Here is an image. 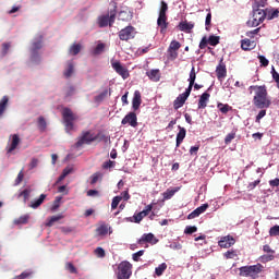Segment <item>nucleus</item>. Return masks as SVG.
I'll list each match as a JSON object with an SVG mask.
<instances>
[{
    "instance_id": "nucleus-36",
    "label": "nucleus",
    "mask_w": 279,
    "mask_h": 279,
    "mask_svg": "<svg viewBox=\"0 0 279 279\" xmlns=\"http://www.w3.org/2000/svg\"><path fill=\"white\" fill-rule=\"evenodd\" d=\"M217 108L221 111V113L227 114L232 110V107L228 104L218 102Z\"/></svg>"
},
{
    "instance_id": "nucleus-22",
    "label": "nucleus",
    "mask_w": 279,
    "mask_h": 279,
    "mask_svg": "<svg viewBox=\"0 0 279 279\" xmlns=\"http://www.w3.org/2000/svg\"><path fill=\"white\" fill-rule=\"evenodd\" d=\"M108 96H111V89H105L104 92H101L99 95L94 97V101L96 104H100L106 98H108Z\"/></svg>"
},
{
    "instance_id": "nucleus-49",
    "label": "nucleus",
    "mask_w": 279,
    "mask_h": 279,
    "mask_svg": "<svg viewBox=\"0 0 279 279\" xmlns=\"http://www.w3.org/2000/svg\"><path fill=\"white\" fill-rule=\"evenodd\" d=\"M236 137V133H228L225 140L226 145H229Z\"/></svg>"
},
{
    "instance_id": "nucleus-62",
    "label": "nucleus",
    "mask_w": 279,
    "mask_h": 279,
    "mask_svg": "<svg viewBox=\"0 0 279 279\" xmlns=\"http://www.w3.org/2000/svg\"><path fill=\"white\" fill-rule=\"evenodd\" d=\"M209 44L207 37H203L201 43H199V49H205L207 47V45Z\"/></svg>"
},
{
    "instance_id": "nucleus-24",
    "label": "nucleus",
    "mask_w": 279,
    "mask_h": 279,
    "mask_svg": "<svg viewBox=\"0 0 279 279\" xmlns=\"http://www.w3.org/2000/svg\"><path fill=\"white\" fill-rule=\"evenodd\" d=\"M241 47H242V50L250 51V50L256 48V43L246 38V39L242 40Z\"/></svg>"
},
{
    "instance_id": "nucleus-38",
    "label": "nucleus",
    "mask_w": 279,
    "mask_h": 279,
    "mask_svg": "<svg viewBox=\"0 0 279 279\" xmlns=\"http://www.w3.org/2000/svg\"><path fill=\"white\" fill-rule=\"evenodd\" d=\"M168 265L166 263L160 264L158 267L155 268V274L157 277H160L163 275V272L167 270Z\"/></svg>"
},
{
    "instance_id": "nucleus-59",
    "label": "nucleus",
    "mask_w": 279,
    "mask_h": 279,
    "mask_svg": "<svg viewBox=\"0 0 279 279\" xmlns=\"http://www.w3.org/2000/svg\"><path fill=\"white\" fill-rule=\"evenodd\" d=\"M259 63L262 66H268L269 65V60H267L264 56H258Z\"/></svg>"
},
{
    "instance_id": "nucleus-33",
    "label": "nucleus",
    "mask_w": 279,
    "mask_h": 279,
    "mask_svg": "<svg viewBox=\"0 0 279 279\" xmlns=\"http://www.w3.org/2000/svg\"><path fill=\"white\" fill-rule=\"evenodd\" d=\"M96 233L99 236H104V235L108 234V225L101 223L99 227L96 228Z\"/></svg>"
},
{
    "instance_id": "nucleus-20",
    "label": "nucleus",
    "mask_w": 279,
    "mask_h": 279,
    "mask_svg": "<svg viewBox=\"0 0 279 279\" xmlns=\"http://www.w3.org/2000/svg\"><path fill=\"white\" fill-rule=\"evenodd\" d=\"M142 105V94L140 90H135L133 94V111H137Z\"/></svg>"
},
{
    "instance_id": "nucleus-5",
    "label": "nucleus",
    "mask_w": 279,
    "mask_h": 279,
    "mask_svg": "<svg viewBox=\"0 0 279 279\" xmlns=\"http://www.w3.org/2000/svg\"><path fill=\"white\" fill-rule=\"evenodd\" d=\"M132 264L124 260L119 264L117 274V279H130L132 276Z\"/></svg>"
},
{
    "instance_id": "nucleus-34",
    "label": "nucleus",
    "mask_w": 279,
    "mask_h": 279,
    "mask_svg": "<svg viewBox=\"0 0 279 279\" xmlns=\"http://www.w3.org/2000/svg\"><path fill=\"white\" fill-rule=\"evenodd\" d=\"M74 73V63L73 62H68V66L65 71L63 72L64 77H72Z\"/></svg>"
},
{
    "instance_id": "nucleus-64",
    "label": "nucleus",
    "mask_w": 279,
    "mask_h": 279,
    "mask_svg": "<svg viewBox=\"0 0 279 279\" xmlns=\"http://www.w3.org/2000/svg\"><path fill=\"white\" fill-rule=\"evenodd\" d=\"M104 49H105V45L98 44L97 47L95 48V53L99 54Z\"/></svg>"
},
{
    "instance_id": "nucleus-31",
    "label": "nucleus",
    "mask_w": 279,
    "mask_h": 279,
    "mask_svg": "<svg viewBox=\"0 0 279 279\" xmlns=\"http://www.w3.org/2000/svg\"><path fill=\"white\" fill-rule=\"evenodd\" d=\"M168 11H169L168 3L165 0H161L158 15L168 16L167 15Z\"/></svg>"
},
{
    "instance_id": "nucleus-3",
    "label": "nucleus",
    "mask_w": 279,
    "mask_h": 279,
    "mask_svg": "<svg viewBox=\"0 0 279 279\" xmlns=\"http://www.w3.org/2000/svg\"><path fill=\"white\" fill-rule=\"evenodd\" d=\"M264 269L265 267L262 264L240 267V276L250 277L251 279H257L259 278V274H262Z\"/></svg>"
},
{
    "instance_id": "nucleus-46",
    "label": "nucleus",
    "mask_w": 279,
    "mask_h": 279,
    "mask_svg": "<svg viewBox=\"0 0 279 279\" xmlns=\"http://www.w3.org/2000/svg\"><path fill=\"white\" fill-rule=\"evenodd\" d=\"M270 236H279V225H275L269 229Z\"/></svg>"
},
{
    "instance_id": "nucleus-54",
    "label": "nucleus",
    "mask_w": 279,
    "mask_h": 279,
    "mask_svg": "<svg viewBox=\"0 0 279 279\" xmlns=\"http://www.w3.org/2000/svg\"><path fill=\"white\" fill-rule=\"evenodd\" d=\"M275 259V255H264L260 256V262L262 263H268Z\"/></svg>"
},
{
    "instance_id": "nucleus-40",
    "label": "nucleus",
    "mask_w": 279,
    "mask_h": 279,
    "mask_svg": "<svg viewBox=\"0 0 279 279\" xmlns=\"http://www.w3.org/2000/svg\"><path fill=\"white\" fill-rule=\"evenodd\" d=\"M267 5V1L266 0H259V1H255L252 5V9H256V10H263L262 8H266Z\"/></svg>"
},
{
    "instance_id": "nucleus-51",
    "label": "nucleus",
    "mask_w": 279,
    "mask_h": 279,
    "mask_svg": "<svg viewBox=\"0 0 279 279\" xmlns=\"http://www.w3.org/2000/svg\"><path fill=\"white\" fill-rule=\"evenodd\" d=\"M65 268H66L71 274H77V268L74 266L73 263H66Z\"/></svg>"
},
{
    "instance_id": "nucleus-23",
    "label": "nucleus",
    "mask_w": 279,
    "mask_h": 279,
    "mask_svg": "<svg viewBox=\"0 0 279 279\" xmlns=\"http://www.w3.org/2000/svg\"><path fill=\"white\" fill-rule=\"evenodd\" d=\"M195 80H196V73H195V66L192 68L190 72V77H189V86L186 88L187 92H193V86L195 85Z\"/></svg>"
},
{
    "instance_id": "nucleus-27",
    "label": "nucleus",
    "mask_w": 279,
    "mask_h": 279,
    "mask_svg": "<svg viewBox=\"0 0 279 279\" xmlns=\"http://www.w3.org/2000/svg\"><path fill=\"white\" fill-rule=\"evenodd\" d=\"M64 218V215L59 214V215H54L51 216L48 221L46 222V227L51 228L53 227V225L60 220H62Z\"/></svg>"
},
{
    "instance_id": "nucleus-41",
    "label": "nucleus",
    "mask_w": 279,
    "mask_h": 279,
    "mask_svg": "<svg viewBox=\"0 0 279 279\" xmlns=\"http://www.w3.org/2000/svg\"><path fill=\"white\" fill-rule=\"evenodd\" d=\"M82 51V45L80 44H74L71 48H70V53L72 56H76Z\"/></svg>"
},
{
    "instance_id": "nucleus-18",
    "label": "nucleus",
    "mask_w": 279,
    "mask_h": 279,
    "mask_svg": "<svg viewBox=\"0 0 279 279\" xmlns=\"http://www.w3.org/2000/svg\"><path fill=\"white\" fill-rule=\"evenodd\" d=\"M146 75L154 83L160 82L161 73H160L159 69L150 70V71L146 72Z\"/></svg>"
},
{
    "instance_id": "nucleus-37",
    "label": "nucleus",
    "mask_w": 279,
    "mask_h": 279,
    "mask_svg": "<svg viewBox=\"0 0 279 279\" xmlns=\"http://www.w3.org/2000/svg\"><path fill=\"white\" fill-rule=\"evenodd\" d=\"M8 102H9V97L8 96H3V98L0 100V117L7 110Z\"/></svg>"
},
{
    "instance_id": "nucleus-53",
    "label": "nucleus",
    "mask_w": 279,
    "mask_h": 279,
    "mask_svg": "<svg viewBox=\"0 0 279 279\" xmlns=\"http://www.w3.org/2000/svg\"><path fill=\"white\" fill-rule=\"evenodd\" d=\"M210 25H211V12H208L205 20L206 31H209Z\"/></svg>"
},
{
    "instance_id": "nucleus-15",
    "label": "nucleus",
    "mask_w": 279,
    "mask_h": 279,
    "mask_svg": "<svg viewBox=\"0 0 279 279\" xmlns=\"http://www.w3.org/2000/svg\"><path fill=\"white\" fill-rule=\"evenodd\" d=\"M179 133H177L175 147L179 148L186 138V129L184 126H178Z\"/></svg>"
},
{
    "instance_id": "nucleus-2",
    "label": "nucleus",
    "mask_w": 279,
    "mask_h": 279,
    "mask_svg": "<svg viewBox=\"0 0 279 279\" xmlns=\"http://www.w3.org/2000/svg\"><path fill=\"white\" fill-rule=\"evenodd\" d=\"M62 119L64 124V130L66 134H71L74 131V122L80 119V116L74 113L69 107L62 109Z\"/></svg>"
},
{
    "instance_id": "nucleus-7",
    "label": "nucleus",
    "mask_w": 279,
    "mask_h": 279,
    "mask_svg": "<svg viewBox=\"0 0 279 279\" xmlns=\"http://www.w3.org/2000/svg\"><path fill=\"white\" fill-rule=\"evenodd\" d=\"M136 36V31L134 26H125L124 29L119 32V38L122 41H129L134 39Z\"/></svg>"
},
{
    "instance_id": "nucleus-55",
    "label": "nucleus",
    "mask_w": 279,
    "mask_h": 279,
    "mask_svg": "<svg viewBox=\"0 0 279 279\" xmlns=\"http://www.w3.org/2000/svg\"><path fill=\"white\" fill-rule=\"evenodd\" d=\"M101 173L100 172H96L92 175V180H90V184H96V182H98L99 178H101Z\"/></svg>"
},
{
    "instance_id": "nucleus-25",
    "label": "nucleus",
    "mask_w": 279,
    "mask_h": 279,
    "mask_svg": "<svg viewBox=\"0 0 279 279\" xmlns=\"http://www.w3.org/2000/svg\"><path fill=\"white\" fill-rule=\"evenodd\" d=\"M181 191V187H175L174 190L168 189L162 193L163 201H170L174 195Z\"/></svg>"
},
{
    "instance_id": "nucleus-61",
    "label": "nucleus",
    "mask_w": 279,
    "mask_h": 279,
    "mask_svg": "<svg viewBox=\"0 0 279 279\" xmlns=\"http://www.w3.org/2000/svg\"><path fill=\"white\" fill-rule=\"evenodd\" d=\"M114 166H116V161L108 160V161L104 162L102 168L110 169V168H113Z\"/></svg>"
},
{
    "instance_id": "nucleus-10",
    "label": "nucleus",
    "mask_w": 279,
    "mask_h": 279,
    "mask_svg": "<svg viewBox=\"0 0 279 279\" xmlns=\"http://www.w3.org/2000/svg\"><path fill=\"white\" fill-rule=\"evenodd\" d=\"M168 15H158L157 26L160 29V34L166 35L169 28Z\"/></svg>"
},
{
    "instance_id": "nucleus-56",
    "label": "nucleus",
    "mask_w": 279,
    "mask_h": 279,
    "mask_svg": "<svg viewBox=\"0 0 279 279\" xmlns=\"http://www.w3.org/2000/svg\"><path fill=\"white\" fill-rule=\"evenodd\" d=\"M236 252L235 251H228L227 253H225V257L227 259H233L234 257H236Z\"/></svg>"
},
{
    "instance_id": "nucleus-45",
    "label": "nucleus",
    "mask_w": 279,
    "mask_h": 279,
    "mask_svg": "<svg viewBox=\"0 0 279 279\" xmlns=\"http://www.w3.org/2000/svg\"><path fill=\"white\" fill-rule=\"evenodd\" d=\"M220 43V38L218 36H214L211 35L209 38H208V44L210 46H217L218 44Z\"/></svg>"
},
{
    "instance_id": "nucleus-42",
    "label": "nucleus",
    "mask_w": 279,
    "mask_h": 279,
    "mask_svg": "<svg viewBox=\"0 0 279 279\" xmlns=\"http://www.w3.org/2000/svg\"><path fill=\"white\" fill-rule=\"evenodd\" d=\"M31 196V190L25 189L24 191H22L19 195V198L23 197L24 198V204L27 203V201L29 199Z\"/></svg>"
},
{
    "instance_id": "nucleus-58",
    "label": "nucleus",
    "mask_w": 279,
    "mask_h": 279,
    "mask_svg": "<svg viewBox=\"0 0 279 279\" xmlns=\"http://www.w3.org/2000/svg\"><path fill=\"white\" fill-rule=\"evenodd\" d=\"M95 254H96L99 258H104V257L106 256V253H105L104 248H101V247H97V248L95 250Z\"/></svg>"
},
{
    "instance_id": "nucleus-39",
    "label": "nucleus",
    "mask_w": 279,
    "mask_h": 279,
    "mask_svg": "<svg viewBox=\"0 0 279 279\" xmlns=\"http://www.w3.org/2000/svg\"><path fill=\"white\" fill-rule=\"evenodd\" d=\"M116 16H117V3H114V9L110 11L109 22H108L110 27H112V25L114 24Z\"/></svg>"
},
{
    "instance_id": "nucleus-12",
    "label": "nucleus",
    "mask_w": 279,
    "mask_h": 279,
    "mask_svg": "<svg viewBox=\"0 0 279 279\" xmlns=\"http://www.w3.org/2000/svg\"><path fill=\"white\" fill-rule=\"evenodd\" d=\"M126 124H130L132 128H136L138 125L137 116L135 112L131 111L123 118L122 125Z\"/></svg>"
},
{
    "instance_id": "nucleus-4",
    "label": "nucleus",
    "mask_w": 279,
    "mask_h": 279,
    "mask_svg": "<svg viewBox=\"0 0 279 279\" xmlns=\"http://www.w3.org/2000/svg\"><path fill=\"white\" fill-rule=\"evenodd\" d=\"M266 20L265 9H254L252 10V17L247 20L246 25L248 27H257Z\"/></svg>"
},
{
    "instance_id": "nucleus-48",
    "label": "nucleus",
    "mask_w": 279,
    "mask_h": 279,
    "mask_svg": "<svg viewBox=\"0 0 279 279\" xmlns=\"http://www.w3.org/2000/svg\"><path fill=\"white\" fill-rule=\"evenodd\" d=\"M144 218L145 217L143 216V214L141 211L133 215V219H134L135 223H137V225H140Z\"/></svg>"
},
{
    "instance_id": "nucleus-1",
    "label": "nucleus",
    "mask_w": 279,
    "mask_h": 279,
    "mask_svg": "<svg viewBox=\"0 0 279 279\" xmlns=\"http://www.w3.org/2000/svg\"><path fill=\"white\" fill-rule=\"evenodd\" d=\"M248 90L254 92L253 105L257 109H268L271 106V100L268 97L266 85H251Z\"/></svg>"
},
{
    "instance_id": "nucleus-9",
    "label": "nucleus",
    "mask_w": 279,
    "mask_h": 279,
    "mask_svg": "<svg viewBox=\"0 0 279 279\" xmlns=\"http://www.w3.org/2000/svg\"><path fill=\"white\" fill-rule=\"evenodd\" d=\"M191 96V92L185 89L184 93L180 94L173 101V108L174 110H179L181 109L184 104L186 102V100L189 99V97Z\"/></svg>"
},
{
    "instance_id": "nucleus-29",
    "label": "nucleus",
    "mask_w": 279,
    "mask_h": 279,
    "mask_svg": "<svg viewBox=\"0 0 279 279\" xmlns=\"http://www.w3.org/2000/svg\"><path fill=\"white\" fill-rule=\"evenodd\" d=\"M37 128L40 132H46L47 130V121L44 116H39L37 118Z\"/></svg>"
},
{
    "instance_id": "nucleus-35",
    "label": "nucleus",
    "mask_w": 279,
    "mask_h": 279,
    "mask_svg": "<svg viewBox=\"0 0 279 279\" xmlns=\"http://www.w3.org/2000/svg\"><path fill=\"white\" fill-rule=\"evenodd\" d=\"M98 25L99 27H107L109 25V14L101 15L98 17Z\"/></svg>"
},
{
    "instance_id": "nucleus-30",
    "label": "nucleus",
    "mask_w": 279,
    "mask_h": 279,
    "mask_svg": "<svg viewBox=\"0 0 279 279\" xmlns=\"http://www.w3.org/2000/svg\"><path fill=\"white\" fill-rule=\"evenodd\" d=\"M29 218H31L29 214L23 215L16 219H14V225H16V226L27 225L29 221Z\"/></svg>"
},
{
    "instance_id": "nucleus-32",
    "label": "nucleus",
    "mask_w": 279,
    "mask_h": 279,
    "mask_svg": "<svg viewBox=\"0 0 279 279\" xmlns=\"http://www.w3.org/2000/svg\"><path fill=\"white\" fill-rule=\"evenodd\" d=\"M20 143H21V140H20L19 135H16V134L13 135L12 143H11L10 148L8 149V153H12L13 150H15Z\"/></svg>"
},
{
    "instance_id": "nucleus-26",
    "label": "nucleus",
    "mask_w": 279,
    "mask_h": 279,
    "mask_svg": "<svg viewBox=\"0 0 279 279\" xmlns=\"http://www.w3.org/2000/svg\"><path fill=\"white\" fill-rule=\"evenodd\" d=\"M46 198H47L46 194H40L37 199L31 202V208L37 209L38 207H40L44 204Z\"/></svg>"
},
{
    "instance_id": "nucleus-60",
    "label": "nucleus",
    "mask_w": 279,
    "mask_h": 279,
    "mask_svg": "<svg viewBox=\"0 0 279 279\" xmlns=\"http://www.w3.org/2000/svg\"><path fill=\"white\" fill-rule=\"evenodd\" d=\"M33 272L31 271H24L20 276H16L14 279H26L32 276Z\"/></svg>"
},
{
    "instance_id": "nucleus-52",
    "label": "nucleus",
    "mask_w": 279,
    "mask_h": 279,
    "mask_svg": "<svg viewBox=\"0 0 279 279\" xmlns=\"http://www.w3.org/2000/svg\"><path fill=\"white\" fill-rule=\"evenodd\" d=\"M197 231L196 226H186L184 233L185 234H193Z\"/></svg>"
},
{
    "instance_id": "nucleus-19",
    "label": "nucleus",
    "mask_w": 279,
    "mask_h": 279,
    "mask_svg": "<svg viewBox=\"0 0 279 279\" xmlns=\"http://www.w3.org/2000/svg\"><path fill=\"white\" fill-rule=\"evenodd\" d=\"M178 28L181 32L191 34V31H193V28H195V24H193V22H180V24H178Z\"/></svg>"
},
{
    "instance_id": "nucleus-57",
    "label": "nucleus",
    "mask_w": 279,
    "mask_h": 279,
    "mask_svg": "<svg viewBox=\"0 0 279 279\" xmlns=\"http://www.w3.org/2000/svg\"><path fill=\"white\" fill-rule=\"evenodd\" d=\"M168 53H169V57H170L171 60H175L179 57L178 50H170V49H168Z\"/></svg>"
},
{
    "instance_id": "nucleus-28",
    "label": "nucleus",
    "mask_w": 279,
    "mask_h": 279,
    "mask_svg": "<svg viewBox=\"0 0 279 279\" xmlns=\"http://www.w3.org/2000/svg\"><path fill=\"white\" fill-rule=\"evenodd\" d=\"M216 73H217V77L218 80H225V77H227V69H226V65H218L217 69H216Z\"/></svg>"
},
{
    "instance_id": "nucleus-50",
    "label": "nucleus",
    "mask_w": 279,
    "mask_h": 279,
    "mask_svg": "<svg viewBox=\"0 0 279 279\" xmlns=\"http://www.w3.org/2000/svg\"><path fill=\"white\" fill-rule=\"evenodd\" d=\"M24 180V169H22L15 179V186H19L20 183H22Z\"/></svg>"
},
{
    "instance_id": "nucleus-17",
    "label": "nucleus",
    "mask_w": 279,
    "mask_h": 279,
    "mask_svg": "<svg viewBox=\"0 0 279 279\" xmlns=\"http://www.w3.org/2000/svg\"><path fill=\"white\" fill-rule=\"evenodd\" d=\"M265 14L268 21L276 20L279 17V9L272 7L265 8Z\"/></svg>"
},
{
    "instance_id": "nucleus-14",
    "label": "nucleus",
    "mask_w": 279,
    "mask_h": 279,
    "mask_svg": "<svg viewBox=\"0 0 279 279\" xmlns=\"http://www.w3.org/2000/svg\"><path fill=\"white\" fill-rule=\"evenodd\" d=\"M234 244H235V240H234V238L232 235H225L219 241V246L221 248H230Z\"/></svg>"
},
{
    "instance_id": "nucleus-6",
    "label": "nucleus",
    "mask_w": 279,
    "mask_h": 279,
    "mask_svg": "<svg viewBox=\"0 0 279 279\" xmlns=\"http://www.w3.org/2000/svg\"><path fill=\"white\" fill-rule=\"evenodd\" d=\"M99 137V134L94 136L90 131H83L81 136L77 138V142L75 143V147L80 148L84 145H89L90 143L97 141Z\"/></svg>"
},
{
    "instance_id": "nucleus-21",
    "label": "nucleus",
    "mask_w": 279,
    "mask_h": 279,
    "mask_svg": "<svg viewBox=\"0 0 279 279\" xmlns=\"http://www.w3.org/2000/svg\"><path fill=\"white\" fill-rule=\"evenodd\" d=\"M210 94L205 92L201 95L198 99V109H205L207 107V102L209 101Z\"/></svg>"
},
{
    "instance_id": "nucleus-8",
    "label": "nucleus",
    "mask_w": 279,
    "mask_h": 279,
    "mask_svg": "<svg viewBox=\"0 0 279 279\" xmlns=\"http://www.w3.org/2000/svg\"><path fill=\"white\" fill-rule=\"evenodd\" d=\"M158 242L159 240L156 238V235H154V233H143V235H141V238L137 240V244H140L141 246H144L147 243H149L150 245H155Z\"/></svg>"
},
{
    "instance_id": "nucleus-11",
    "label": "nucleus",
    "mask_w": 279,
    "mask_h": 279,
    "mask_svg": "<svg viewBox=\"0 0 279 279\" xmlns=\"http://www.w3.org/2000/svg\"><path fill=\"white\" fill-rule=\"evenodd\" d=\"M112 68L114 69V71L121 75V77H123V80H128V77H130V73L129 70L126 68H124L121 62L116 61L112 62Z\"/></svg>"
},
{
    "instance_id": "nucleus-13",
    "label": "nucleus",
    "mask_w": 279,
    "mask_h": 279,
    "mask_svg": "<svg viewBox=\"0 0 279 279\" xmlns=\"http://www.w3.org/2000/svg\"><path fill=\"white\" fill-rule=\"evenodd\" d=\"M208 207L209 205L207 203L201 205L199 207L195 208L191 214L187 215V219L192 220L199 217L202 214H204L208 209Z\"/></svg>"
},
{
    "instance_id": "nucleus-63",
    "label": "nucleus",
    "mask_w": 279,
    "mask_h": 279,
    "mask_svg": "<svg viewBox=\"0 0 279 279\" xmlns=\"http://www.w3.org/2000/svg\"><path fill=\"white\" fill-rule=\"evenodd\" d=\"M144 253H145V251H140V252L133 254V259H134L135 262H140V259H141V257L144 255Z\"/></svg>"
},
{
    "instance_id": "nucleus-16",
    "label": "nucleus",
    "mask_w": 279,
    "mask_h": 279,
    "mask_svg": "<svg viewBox=\"0 0 279 279\" xmlns=\"http://www.w3.org/2000/svg\"><path fill=\"white\" fill-rule=\"evenodd\" d=\"M43 48V36H39L35 41H33V47H31V53H33V59L37 57L38 50Z\"/></svg>"
},
{
    "instance_id": "nucleus-43",
    "label": "nucleus",
    "mask_w": 279,
    "mask_h": 279,
    "mask_svg": "<svg viewBox=\"0 0 279 279\" xmlns=\"http://www.w3.org/2000/svg\"><path fill=\"white\" fill-rule=\"evenodd\" d=\"M121 201H122V196H114L111 203V209L112 210L117 209Z\"/></svg>"
},
{
    "instance_id": "nucleus-47",
    "label": "nucleus",
    "mask_w": 279,
    "mask_h": 279,
    "mask_svg": "<svg viewBox=\"0 0 279 279\" xmlns=\"http://www.w3.org/2000/svg\"><path fill=\"white\" fill-rule=\"evenodd\" d=\"M266 114H267V110H266V109L259 110V112H258L257 116H256L255 121H256L257 123H259L260 120L266 117Z\"/></svg>"
},
{
    "instance_id": "nucleus-44",
    "label": "nucleus",
    "mask_w": 279,
    "mask_h": 279,
    "mask_svg": "<svg viewBox=\"0 0 279 279\" xmlns=\"http://www.w3.org/2000/svg\"><path fill=\"white\" fill-rule=\"evenodd\" d=\"M182 47L181 43L177 41V40H172L169 45V50H175L178 51L180 48Z\"/></svg>"
}]
</instances>
